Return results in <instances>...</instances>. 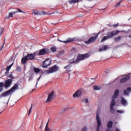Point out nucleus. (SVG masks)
Returning a JSON list of instances; mask_svg holds the SVG:
<instances>
[{
	"instance_id": "nucleus-13",
	"label": "nucleus",
	"mask_w": 131,
	"mask_h": 131,
	"mask_svg": "<svg viewBox=\"0 0 131 131\" xmlns=\"http://www.w3.org/2000/svg\"><path fill=\"white\" fill-rule=\"evenodd\" d=\"M113 125V122L112 121H110L107 123V130L105 131H112L111 130H110L109 129L112 128V126Z\"/></svg>"
},
{
	"instance_id": "nucleus-30",
	"label": "nucleus",
	"mask_w": 131,
	"mask_h": 131,
	"mask_svg": "<svg viewBox=\"0 0 131 131\" xmlns=\"http://www.w3.org/2000/svg\"><path fill=\"white\" fill-rule=\"evenodd\" d=\"M34 72L35 73H39L40 72V70L37 68H34Z\"/></svg>"
},
{
	"instance_id": "nucleus-18",
	"label": "nucleus",
	"mask_w": 131,
	"mask_h": 131,
	"mask_svg": "<svg viewBox=\"0 0 131 131\" xmlns=\"http://www.w3.org/2000/svg\"><path fill=\"white\" fill-rule=\"evenodd\" d=\"M108 49H109V48L108 47V46H107L105 45H103V47H102L101 48L99 49V51L100 52H103V51H106Z\"/></svg>"
},
{
	"instance_id": "nucleus-54",
	"label": "nucleus",
	"mask_w": 131,
	"mask_h": 131,
	"mask_svg": "<svg viewBox=\"0 0 131 131\" xmlns=\"http://www.w3.org/2000/svg\"><path fill=\"white\" fill-rule=\"evenodd\" d=\"M2 91V89H0V91Z\"/></svg>"
},
{
	"instance_id": "nucleus-32",
	"label": "nucleus",
	"mask_w": 131,
	"mask_h": 131,
	"mask_svg": "<svg viewBox=\"0 0 131 131\" xmlns=\"http://www.w3.org/2000/svg\"><path fill=\"white\" fill-rule=\"evenodd\" d=\"M122 1H121L117 3V4L115 5V8H117L119 6H120L121 3H122Z\"/></svg>"
},
{
	"instance_id": "nucleus-4",
	"label": "nucleus",
	"mask_w": 131,
	"mask_h": 131,
	"mask_svg": "<svg viewBox=\"0 0 131 131\" xmlns=\"http://www.w3.org/2000/svg\"><path fill=\"white\" fill-rule=\"evenodd\" d=\"M98 34L95 36L94 37H91V38L88 39L87 41H84V43H85L87 45H89L90 44H92L93 42H95L96 40H97V38H98Z\"/></svg>"
},
{
	"instance_id": "nucleus-15",
	"label": "nucleus",
	"mask_w": 131,
	"mask_h": 131,
	"mask_svg": "<svg viewBox=\"0 0 131 131\" xmlns=\"http://www.w3.org/2000/svg\"><path fill=\"white\" fill-rule=\"evenodd\" d=\"M19 87V83H16L14 84V86L11 88V89H9V91H14L18 89V88Z\"/></svg>"
},
{
	"instance_id": "nucleus-17",
	"label": "nucleus",
	"mask_w": 131,
	"mask_h": 131,
	"mask_svg": "<svg viewBox=\"0 0 131 131\" xmlns=\"http://www.w3.org/2000/svg\"><path fill=\"white\" fill-rule=\"evenodd\" d=\"M119 94V90L118 89L116 90L115 92L114 93L113 96H112V99H116L118 96V94Z\"/></svg>"
},
{
	"instance_id": "nucleus-19",
	"label": "nucleus",
	"mask_w": 131,
	"mask_h": 131,
	"mask_svg": "<svg viewBox=\"0 0 131 131\" xmlns=\"http://www.w3.org/2000/svg\"><path fill=\"white\" fill-rule=\"evenodd\" d=\"M14 64V62L12 63L11 64L9 65V66L7 67L6 68V72H5V75H8L9 73V70H10V69H11V67L13 66V65Z\"/></svg>"
},
{
	"instance_id": "nucleus-5",
	"label": "nucleus",
	"mask_w": 131,
	"mask_h": 131,
	"mask_svg": "<svg viewBox=\"0 0 131 131\" xmlns=\"http://www.w3.org/2000/svg\"><path fill=\"white\" fill-rule=\"evenodd\" d=\"M50 52L49 49H42L39 51V53L38 55L39 56H43L46 54H49Z\"/></svg>"
},
{
	"instance_id": "nucleus-26",
	"label": "nucleus",
	"mask_w": 131,
	"mask_h": 131,
	"mask_svg": "<svg viewBox=\"0 0 131 131\" xmlns=\"http://www.w3.org/2000/svg\"><path fill=\"white\" fill-rule=\"evenodd\" d=\"M48 122H49V121H47V125H46L45 131H53L52 129L48 128Z\"/></svg>"
},
{
	"instance_id": "nucleus-37",
	"label": "nucleus",
	"mask_w": 131,
	"mask_h": 131,
	"mask_svg": "<svg viewBox=\"0 0 131 131\" xmlns=\"http://www.w3.org/2000/svg\"><path fill=\"white\" fill-rule=\"evenodd\" d=\"M32 112V105L31 106L30 108L29 109V111H28V115H29Z\"/></svg>"
},
{
	"instance_id": "nucleus-38",
	"label": "nucleus",
	"mask_w": 131,
	"mask_h": 131,
	"mask_svg": "<svg viewBox=\"0 0 131 131\" xmlns=\"http://www.w3.org/2000/svg\"><path fill=\"white\" fill-rule=\"evenodd\" d=\"M5 86V84L3 82H0V88Z\"/></svg>"
},
{
	"instance_id": "nucleus-8",
	"label": "nucleus",
	"mask_w": 131,
	"mask_h": 131,
	"mask_svg": "<svg viewBox=\"0 0 131 131\" xmlns=\"http://www.w3.org/2000/svg\"><path fill=\"white\" fill-rule=\"evenodd\" d=\"M13 82V80L11 79H8L7 80H5L4 82L5 88H8L10 85H11L12 83Z\"/></svg>"
},
{
	"instance_id": "nucleus-49",
	"label": "nucleus",
	"mask_w": 131,
	"mask_h": 131,
	"mask_svg": "<svg viewBox=\"0 0 131 131\" xmlns=\"http://www.w3.org/2000/svg\"><path fill=\"white\" fill-rule=\"evenodd\" d=\"M116 131H120V130L117 128V129H116Z\"/></svg>"
},
{
	"instance_id": "nucleus-10",
	"label": "nucleus",
	"mask_w": 131,
	"mask_h": 131,
	"mask_svg": "<svg viewBox=\"0 0 131 131\" xmlns=\"http://www.w3.org/2000/svg\"><path fill=\"white\" fill-rule=\"evenodd\" d=\"M82 93V91L81 90H79L73 94V97L74 98H79V97L81 96Z\"/></svg>"
},
{
	"instance_id": "nucleus-28",
	"label": "nucleus",
	"mask_w": 131,
	"mask_h": 131,
	"mask_svg": "<svg viewBox=\"0 0 131 131\" xmlns=\"http://www.w3.org/2000/svg\"><path fill=\"white\" fill-rule=\"evenodd\" d=\"M114 99L115 98H112V100H111V107H113L116 104Z\"/></svg>"
},
{
	"instance_id": "nucleus-43",
	"label": "nucleus",
	"mask_w": 131,
	"mask_h": 131,
	"mask_svg": "<svg viewBox=\"0 0 131 131\" xmlns=\"http://www.w3.org/2000/svg\"><path fill=\"white\" fill-rule=\"evenodd\" d=\"M9 78H11V79L14 78V77H13V75H12V74H10V75H9Z\"/></svg>"
},
{
	"instance_id": "nucleus-36",
	"label": "nucleus",
	"mask_w": 131,
	"mask_h": 131,
	"mask_svg": "<svg viewBox=\"0 0 131 131\" xmlns=\"http://www.w3.org/2000/svg\"><path fill=\"white\" fill-rule=\"evenodd\" d=\"M123 92H124L125 95H126V96H128V94H128V92L127 91L124 90V91H123Z\"/></svg>"
},
{
	"instance_id": "nucleus-12",
	"label": "nucleus",
	"mask_w": 131,
	"mask_h": 131,
	"mask_svg": "<svg viewBox=\"0 0 131 131\" xmlns=\"http://www.w3.org/2000/svg\"><path fill=\"white\" fill-rule=\"evenodd\" d=\"M54 91H52L50 94L48 95L47 102H50L53 100V97L54 96Z\"/></svg>"
},
{
	"instance_id": "nucleus-20",
	"label": "nucleus",
	"mask_w": 131,
	"mask_h": 131,
	"mask_svg": "<svg viewBox=\"0 0 131 131\" xmlns=\"http://www.w3.org/2000/svg\"><path fill=\"white\" fill-rule=\"evenodd\" d=\"M28 60L29 59L27 58L26 57H23L21 59V64H23V65H26Z\"/></svg>"
},
{
	"instance_id": "nucleus-11",
	"label": "nucleus",
	"mask_w": 131,
	"mask_h": 131,
	"mask_svg": "<svg viewBox=\"0 0 131 131\" xmlns=\"http://www.w3.org/2000/svg\"><path fill=\"white\" fill-rule=\"evenodd\" d=\"M14 91H11V90H8L7 91H5L3 92L1 95V96L2 97H7L9 96V95L11 94L12 93H13Z\"/></svg>"
},
{
	"instance_id": "nucleus-24",
	"label": "nucleus",
	"mask_w": 131,
	"mask_h": 131,
	"mask_svg": "<svg viewBox=\"0 0 131 131\" xmlns=\"http://www.w3.org/2000/svg\"><path fill=\"white\" fill-rule=\"evenodd\" d=\"M112 38V37H106V36H103V38L101 40V42H102L105 40H106L108 39Z\"/></svg>"
},
{
	"instance_id": "nucleus-1",
	"label": "nucleus",
	"mask_w": 131,
	"mask_h": 131,
	"mask_svg": "<svg viewBox=\"0 0 131 131\" xmlns=\"http://www.w3.org/2000/svg\"><path fill=\"white\" fill-rule=\"evenodd\" d=\"M90 54L88 53H85L83 54H78V57H77V59H76L75 60H74V59H71L69 60L68 63L70 64H77L78 63V62L81 60H84L85 59H87L89 58Z\"/></svg>"
},
{
	"instance_id": "nucleus-6",
	"label": "nucleus",
	"mask_w": 131,
	"mask_h": 131,
	"mask_svg": "<svg viewBox=\"0 0 131 131\" xmlns=\"http://www.w3.org/2000/svg\"><path fill=\"white\" fill-rule=\"evenodd\" d=\"M51 60L49 59V58H47V59L43 62V63L42 64V68H48V67L51 65Z\"/></svg>"
},
{
	"instance_id": "nucleus-22",
	"label": "nucleus",
	"mask_w": 131,
	"mask_h": 131,
	"mask_svg": "<svg viewBox=\"0 0 131 131\" xmlns=\"http://www.w3.org/2000/svg\"><path fill=\"white\" fill-rule=\"evenodd\" d=\"M74 41V38H69L67 39V40L63 41V42L64 43H67L69 42H73Z\"/></svg>"
},
{
	"instance_id": "nucleus-48",
	"label": "nucleus",
	"mask_w": 131,
	"mask_h": 131,
	"mask_svg": "<svg viewBox=\"0 0 131 131\" xmlns=\"http://www.w3.org/2000/svg\"><path fill=\"white\" fill-rule=\"evenodd\" d=\"M85 102H86V103H88V99H86V100H85Z\"/></svg>"
},
{
	"instance_id": "nucleus-16",
	"label": "nucleus",
	"mask_w": 131,
	"mask_h": 131,
	"mask_svg": "<svg viewBox=\"0 0 131 131\" xmlns=\"http://www.w3.org/2000/svg\"><path fill=\"white\" fill-rule=\"evenodd\" d=\"M71 64H73L69 63V64L67 65L66 67H64V69L66 70V72H70L71 71V68H72Z\"/></svg>"
},
{
	"instance_id": "nucleus-45",
	"label": "nucleus",
	"mask_w": 131,
	"mask_h": 131,
	"mask_svg": "<svg viewBox=\"0 0 131 131\" xmlns=\"http://www.w3.org/2000/svg\"><path fill=\"white\" fill-rule=\"evenodd\" d=\"M117 113H122V111H117Z\"/></svg>"
},
{
	"instance_id": "nucleus-42",
	"label": "nucleus",
	"mask_w": 131,
	"mask_h": 131,
	"mask_svg": "<svg viewBox=\"0 0 131 131\" xmlns=\"http://www.w3.org/2000/svg\"><path fill=\"white\" fill-rule=\"evenodd\" d=\"M34 15H38L39 14V13L38 12V11H35V12H34Z\"/></svg>"
},
{
	"instance_id": "nucleus-14",
	"label": "nucleus",
	"mask_w": 131,
	"mask_h": 131,
	"mask_svg": "<svg viewBox=\"0 0 131 131\" xmlns=\"http://www.w3.org/2000/svg\"><path fill=\"white\" fill-rule=\"evenodd\" d=\"M130 77L129 76H127L125 77L124 78H122V79L120 80V83H123L126 81H127L128 80H129Z\"/></svg>"
},
{
	"instance_id": "nucleus-33",
	"label": "nucleus",
	"mask_w": 131,
	"mask_h": 131,
	"mask_svg": "<svg viewBox=\"0 0 131 131\" xmlns=\"http://www.w3.org/2000/svg\"><path fill=\"white\" fill-rule=\"evenodd\" d=\"M110 27H113V28H117V27H118V23H117V24H115V25H113L111 26Z\"/></svg>"
},
{
	"instance_id": "nucleus-21",
	"label": "nucleus",
	"mask_w": 131,
	"mask_h": 131,
	"mask_svg": "<svg viewBox=\"0 0 131 131\" xmlns=\"http://www.w3.org/2000/svg\"><path fill=\"white\" fill-rule=\"evenodd\" d=\"M121 103L123 106H126V105H127V101L123 97H121Z\"/></svg>"
},
{
	"instance_id": "nucleus-53",
	"label": "nucleus",
	"mask_w": 131,
	"mask_h": 131,
	"mask_svg": "<svg viewBox=\"0 0 131 131\" xmlns=\"http://www.w3.org/2000/svg\"><path fill=\"white\" fill-rule=\"evenodd\" d=\"M66 111V109H64V111Z\"/></svg>"
},
{
	"instance_id": "nucleus-41",
	"label": "nucleus",
	"mask_w": 131,
	"mask_h": 131,
	"mask_svg": "<svg viewBox=\"0 0 131 131\" xmlns=\"http://www.w3.org/2000/svg\"><path fill=\"white\" fill-rule=\"evenodd\" d=\"M126 91H128V92H131V88H127V90H126Z\"/></svg>"
},
{
	"instance_id": "nucleus-35",
	"label": "nucleus",
	"mask_w": 131,
	"mask_h": 131,
	"mask_svg": "<svg viewBox=\"0 0 131 131\" xmlns=\"http://www.w3.org/2000/svg\"><path fill=\"white\" fill-rule=\"evenodd\" d=\"M21 68L20 67H16V71L17 72H20L21 71Z\"/></svg>"
},
{
	"instance_id": "nucleus-40",
	"label": "nucleus",
	"mask_w": 131,
	"mask_h": 131,
	"mask_svg": "<svg viewBox=\"0 0 131 131\" xmlns=\"http://www.w3.org/2000/svg\"><path fill=\"white\" fill-rule=\"evenodd\" d=\"M4 28L3 29H1V33H0V36H1V35L3 34V33L4 32Z\"/></svg>"
},
{
	"instance_id": "nucleus-50",
	"label": "nucleus",
	"mask_w": 131,
	"mask_h": 131,
	"mask_svg": "<svg viewBox=\"0 0 131 131\" xmlns=\"http://www.w3.org/2000/svg\"><path fill=\"white\" fill-rule=\"evenodd\" d=\"M43 14H46V12L45 11H43Z\"/></svg>"
},
{
	"instance_id": "nucleus-25",
	"label": "nucleus",
	"mask_w": 131,
	"mask_h": 131,
	"mask_svg": "<svg viewBox=\"0 0 131 131\" xmlns=\"http://www.w3.org/2000/svg\"><path fill=\"white\" fill-rule=\"evenodd\" d=\"M121 38H122V37L121 36H118V37H115L114 38L115 42H119L120 41Z\"/></svg>"
},
{
	"instance_id": "nucleus-29",
	"label": "nucleus",
	"mask_w": 131,
	"mask_h": 131,
	"mask_svg": "<svg viewBox=\"0 0 131 131\" xmlns=\"http://www.w3.org/2000/svg\"><path fill=\"white\" fill-rule=\"evenodd\" d=\"M93 90L95 91L100 90L101 87L98 86L97 85H93Z\"/></svg>"
},
{
	"instance_id": "nucleus-46",
	"label": "nucleus",
	"mask_w": 131,
	"mask_h": 131,
	"mask_svg": "<svg viewBox=\"0 0 131 131\" xmlns=\"http://www.w3.org/2000/svg\"><path fill=\"white\" fill-rule=\"evenodd\" d=\"M3 45H4V43H3ZM3 45V47H2V48L0 49V52L2 51V50L3 49V48L4 47V45Z\"/></svg>"
},
{
	"instance_id": "nucleus-51",
	"label": "nucleus",
	"mask_w": 131,
	"mask_h": 131,
	"mask_svg": "<svg viewBox=\"0 0 131 131\" xmlns=\"http://www.w3.org/2000/svg\"><path fill=\"white\" fill-rule=\"evenodd\" d=\"M128 37L131 38V35H129V36H128Z\"/></svg>"
},
{
	"instance_id": "nucleus-52",
	"label": "nucleus",
	"mask_w": 131,
	"mask_h": 131,
	"mask_svg": "<svg viewBox=\"0 0 131 131\" xmlns=\"http://www.w3.org/2000/svg\"><path fill=\"white\" fill-rule=\"evenodd\" d=\"M41 127H42L41 126H39V128H41Z\"/></svg>"
},
{
	"instance_id": "nucleus-44",
	"label": "nucleus",
	"mask_w": 131,
	"mask_h": 131,
	"mask_svg": "<svg viewBox=\"0 0 131 131\" xmlns=\"http://www.w3.org/2000/svg\"><path fill=\"white\" fill-rule=\"evenodd\" d=\"M13 15H14V14H12V13H9V17H13Z\"/></svg>"
},
{
	"instance_id": "nucleus-23",
	"label": "nucleus",
	"mask_w": 131,
	"mask_h": 131,
	"mask_svg": "<svg viewBox=\"0 0 131 131\" xmlns=\"http://www.w3.org/2000/svg\"><path fill=\"white\" fill-rule=\"evenodd\" d=\"M17 11H14V12H10V13H9V14H12L13 15H15V14L17 13L18 12L23 13V11L19 8H17Z\"/></svg>"
},
{
	"instance_id": "nucleus-7",
	"label": "nucleus",
	"mask_w": 131,
	"mask_h": 131,
	"mask_svg": "<svg viewBox=\"0 0 131 131\" xmlns=\"http://www.w3.org/2000/svg\"><path fill=\"white\" fill-rule=\"evenodd\" d=\"M96 119L97 122V131H99V129L100 128L101 126V121L99 118V112L98 111L97 112Z\"/></svg>"
},
{
	"instance_id": "nucleus-3",
	"label": "nucleus",
	"mask_w": 131,
	"mask_h": 131,
	"mask_svg": "<svg viewBox=\"0 0 131 131\" xmlns=\"http://www.w3.org/2000/svg\"><path fill=\"white\" fill-rule=\"evenodd\" d=\"M123 32V31H119L118 30L117 31H112L111 32H108L107 33V37L108 38H112L114 37V36H116L117 34H118L119 33Z\"/></svg>"
},
{
	"instance_id": "nucleus-55",
	"label": "nucleus",
	"mask_w": 131,
	"mask_h": 131,
	"mask_svg": "<svg viewBox=\"0 0 131 131\" xmlns=\"http://www.w3.org/2000/svg\"><path fill=\"white\" fill-rule=\"evenodd\" d=\"M127 1H131V0H127Z\"/></svg>"
},
{
	"instance_id": "nucleus-47",
	"label": "nucleus",
	"mask_w": 131,
	"mask_h": 131,
	"mask_svg": "<svg viewBox=\"0 0 131 131\" xmlns=\"http://www.w3.org/2000/svg\"><path fill=\"white\" fill-rule=\"evenodd\" d=\"M40 78V76H39V78L37 79V81H39Z\"/></svg>"
},
{
	"instance_id": "nucleus-34",
	"label": "nucleus",
	"mask_w": 131,
	"mask_h": 131,
	"mask_svg": "<svg viewBox=\"0 0 131 131\" xmlns=\"http://www.w3.org/2000/svg\"><path fill=\"white\" fill-rule=\"evenodd\" d=\"M111 113L113 114L115 112L114 108H113V106H111Z\"/></svg>"
},
{
	"instance_id": "nucleus-39",
	"label": "nucleus",
	"mask_w": 131,
	"mask_h": 131,
	"mask_svg": "<svg viewBox=\"0 0 131 131\" xmlns=\"http://www.w3.org/2000/svg\"><path fill=\"white\" fill-rule=\"evenodd\" d=\"M86 129H87L86 126H84L83 127V129H82L81 131H86Z\"/></svg>"
},
{
	"instance_id": "nucleus-9",
	"label": "nucleus",
	"mask_w": 131,
	"mask_h": 131,
	"mask_svg": "<svg viewBox=\"0 0 131 131\" xmlns=\"http://www.w3.org/2000/svg\"><path fill=\"white\" fill-rule=\"evenodd\" d=\"M36 55V52H34L33 54H28L27 56H25L24 57H27L28 60H33L35 59V57Z\"/></svg>"
},
{
	"instance_id": "nucleus-2",
	"label": "nucleus",
	"mask_w": 131,
	"mask_h": 131,
	"mask_svg": "<svg viewBox=\"0 0 131 131\" xmlns=\"http://www.w3.org/2000/svg\"><path fill=\"white\" fill-rule=\"evenodd\" d=\"M57 71H59V67H58L56 65H54L49 68L48 70H46L44 71L43 73L46 75H48L49 74L54 73V72H56Z\"/></svg>"
},
{
	"instance_id": "nucleus-27",
	"label": "nucleus",
	"mask_w": 131,
	"mask_h": 131,
	"mask_svg": "<svg viewBox=\"0 0 131 131\" xmlns=\"http://www.w3.org/2000/svg\"><path fill=\"white\" fill-rule=\"evenodd\" d=\"M50 50L53 53L56 52L57 51V48L55 47H51Z\"/></svg>"
},
{
	"instance_id": "nucleus-31",
	"label": "nucleus",
	"mask_w": 131,
	"mask_h": 131,
	"mask_svg": "<svg viewBox=\"0 0 131 131\" xmlns=\"http://www.w3.org/2000/svg\"><path fill=\"white\" fill-rule=\"evenodd\" d=\"M78 1L79 0H70L69 3H70V4H72L73 3H74V4L77 3L78 2Z\"/></svg>"
}]
</instances>
